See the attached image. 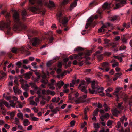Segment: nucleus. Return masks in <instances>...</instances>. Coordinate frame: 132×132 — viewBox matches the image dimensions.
Segmentation results:
<instances>
[{
    "label": "nucleus",
    "mask_w": 132,
    "mask_h": 132,
    "mask_svg": "<svg viewBox=\"0 0 132 132\" xmlns=\"http://www.w3.org/2000/svg\"><path fill=\"white\" fill-rule=\"evenodd\" d=\"M114 5L112 4V3H105L102 6V9H99L97 11V12L98 14V15H96L94 16H93L90 17L88 21V23H87L86 24L85 28L86 29H87L89 26H91L94 27L96 24V22H93L94 19H97L99 17L100 18H102L101 15V14L103 13V10H109L111 6H113Z\"/></svg>",
    "instance_id": "nucleus-1"
},
{
    "label": "nucleus",
    "mask_w": 132,
    "mask_h": 132,
    "mask_svg": "<svg viewBox=\"0 0 132 132\" xmlns=\"http://www.w3.org/2000/svg\"><path fill=\"white\" fill-rule=\"evenodd\" d=\"M89 51L88 50H87L86 52H80L78 53V55L77 54H73L72 55H70L69 56V57L71 60L77 58L80 61L78 62L76 60H75L73 62V64L74 65H76L78 63V64L80 66H81L85 62L84 61H80V60L82 58V56L84 55V54L85 55H89Z\"/></svg>",
    "instance_id": "nucleus-2"
},
{
    "label": "nucleus",
    "mask_w": 132,
    "mask_h": 132,
    "mask_svg": "<svg viewBox=\"0 0 132 132\" xmlns=\"http://www.w3.org/2000/svg\"><path fill=\"white\" fill-rule=\"evenodd\" d=\"M13 17L17 28L20 30H27V26L20 20L18 12L16 11L13 14Z\"/></svg>",
    "instance_id": "nucleus-3"
},
{
    "label": "nucleus",
    "mask_w": 132,
    "mask_h": 132,
    "mask_svg": "<svg viewBox=\"0 0 132 132\" xmlns=\"http://www.w3.org/2000/svg\"><path fill=\"white\" fill-rule=\"evenodd\" d=\"M6 17L7 18L6 21L5 22L3 21L0 23V30H2L4 28H6L7 30V34H11V28L10 27L11 21L10 20V14L8 13Z\"/></svg>",
    "instance_id": "nucleus-4"
},
{
    "label": "nucleus",
    "mask_w": 132,
    "mask_h": 132,
    "mask_svg": "<svg viewBox=\"0 0 132 132\" xmlns=\"http://www.w3.org/2000/svg\"><path fill=\"white\" fill-rule=\"evenodd\" d=\"M70 90L72 91V95H74V97L73 98L76 103L77 104L79 103H84L86 102V98L87 96L86 95H84L81 96V97L77 98L79 95L78 93L73 90V88H70Z\"/></svg>",
    "instance_id": "nucleus-5"
},
{
    "label": "nucleus",
    "mask_w": 132,
    "mask_h": 132,
    "mask_svg": "<svg viewBox=\"0 0 132 132\" xmlns=\"http://www.w3.org/2000/svg\"><path fill=\"white\" fill-rule=\"evenodd\" d=\"M56 15L59 22L62 24L61 25L60 24V26H62V25L65 27L67 25V23L70 19V17L69 16L67 17L63 16L62 13L61 12H58Z\"/></svg>",
    "instance_id": "nucleus-6"
},
{
    "label": "nucleus",
    "mask_w": 132,
    "mask_h": 132,
    "mask_svg": "<svg viewBox=\"0 0 132 132\" xmlns=\"http://www.w3.org/2000/svg\"><path fill=\"white\" fill-rule=\"evenodd\" d=\"M85 81H82L80 83L78 88L82 92H84L85 94H86L87 93V91L86 89V87L85 86Z\"/></svg>",
    "instance_id": "nucleus-7"
},
{
    "label": "nucleus",
    "mask_w": 132,
    "mask_h": 132,
    "mask_svg": "<svg viewBox=\"0 0 132 132\" xmlns=\"http://www.w3.org/2000/svg\"><path fill=\"white\" fill-rule=\"evenodd\" d=\"M101 66V68H100V69L103 70H105L106 72H108L110 69V65L108 62L103 63Z\"/></svg>",
    "instance_id": "nucleus-8"
},
{
    "label": "nucleus",
    "mask_w": 132,
    "mask_h": 132,
    "mask_svg": "<svg viewBox=\"0 0 132 132\" xmlns=\"http://www.w3.org/2000/svg\"><path fill=\"white\" fill-rule=\"evenodd\" d=\"M51 85H54V83H55V85L57 86L59 89L61 88V87L64 85V83L61 80L58 81L57 83H56L55 81L53 80H51Z\"/></svg>",
    "instance_id": "nucleus-9"
},
{
    "label": "nucleus",
    "mask_w": 132,
    "mask_h": 132,
    "mask_svg": "<svg viewBox=\"0 0 132 132\" xmlns=\"http://www.w3.org/2000/svg\"><path fill=\"white\" fill-rule=\"evenodd\" d=\"M119 108V109L115 108L112 110V112L113 115L117 116L118 114L121 113L122 112L123 109H122V108Z\"/></svg>",
    "instance_id": "nucleus-10"
},
{
    "label": "nucleus",
    "mask_w": 132,
    "mask_h": 132,
    "mask_svg": "<svg viewBox=\"0 0 132 132\" xmlns=\"http://www.w3.org/2000/svg\"><path fill=\"white\" fill-rule=\"evenodd\" d=\"M113 26V24L110 23H107L105 24H103V25L101 28L98 29V32H102L103 31L104 32V28H107L108 27Z\"/></svg>",
    "instance_id": "nucleus-11"
},
{
    "label": "nucleus",
    "mask_w": 132,
    "mask_h": 132,
    "mask_svg": "<svg viewBox=\"0 0 132 132\" xmlns=\"http://www.w3.org/2000/svg\"><path fill=\"white\" fill-rule=\"evenodd\" d=\"M30 4L31 5L34 4L36 2L38 6H42L43 5L42 0H29Z\"/></svg>",
    "instance_id": "nucleus-12"
},
{
    "label": "nucleus",
    "mask_w": 132,
    "mask_h": 132,
    "mask_svg": "<svg viewBox=\"0 0 132 132\" xmlns=\"http://www.w3.org/2000/svg\"><path fill=\"white\" fill-rule=\"evenodd\" d=\"M115 1L116 2L115 5L116 8H115V9L120 7L121 5L126 3V1L125 0H115Z\"/></svg>",
    "instance_id": "nucleus-13"
},
{
    "label": "nucleus",
    "mask_w": 132,
    "mask_h": 132,
    "mask_svg": "<svg viewBox=\"0 0 132 132\" xmlns=\"http://www.w3.org/2000/svg\"><path fill=\"white\" fill-rule=\"evenodd\" d=\"M33 73L31 71L27 72L26 73H24L23 75L24 76V78L25 79L28 80L30 79L31 76H32Z\"/></svg>",
    "instance_id": "nucleus-14"
},
{
    "label": "nucleus",
    "mask_w": 132,
    "mask_h": 132,
    "mask_svg": "<svg viewBox=\"0 0 132 132\" xmlns=\"http://www.w3.org/2000/svg\"><path fill=\"white\" fill-rule=\"evenodd\" d=\"M41 77L42 79L41 80V81L42 83L46 84L48 83L47 76L45 73H44L43 75L41 76Z\"/></svg>",
    "instance_id": "nucleus-15"
},
{
    "label": "nucleus",
    "mask_w": 132,
    "mask_h": 132,
    "mask_svg": "<svg viewBox=\"0 0 132 132\" xmlns=\"http://www.w3.org/2000/svg\"><path fill=\"white\" fill-rule=\"evenodd\" d=\"M4 105L7 107H10L8 106L9 104L7 102L2 100H0V107H3Z\"/></svg>",
    "instance_id": "nucleus-16"
},
{
    "label": "nucleus",
    "mask_w": 132,
    "mask_h": 132,
    "mask_svg": "<svg viewBox=\"0 0 132 132\" xmlns=\"http://www.w3.org/2000/svg\"><path fill=\"white\" fill-rule=\"evenodd\" d=\"M40 43V40L38 38H35L34 39L32 42L33 46L36 47L38 46Z\"/></svg>",
    "instance_id": "nucleus-17"
},
{
    "label": "nucleus",
    "mask_w": 132,
    "mask_h": 132,
    "mask_svg": "<svg viewBox=\"0 0 132 132\" xmlns=\"http://www.w3.org/2000/svg\"><path fill=\"white\" fill-rule=\"evenodd\" d=\"M19 50L22 53H26V55H30V53L26 50L25 48L23 47H21L19 48Z\"/></svg>",
    "instance_id": "nucleus-18"
},
{
    "label": "nucleus",
    "mask_w": 132,
    "mask_h": 132,
    "mask_svg": "<svg viewBox=\"0 0 132 132\" xmlns=\"http://www.w3.org/2000/svg\"><path fill=\"white\" fill-rule=\"evenodd\" d=\"M119 17L118 16H114L109 18V20L112 22H116V21H118Z\"/></svg>",
    "instance_id": "nucleus-19"
},
{
    "label": "nucleus",
    "mask_w": 132,
    "mask_h": 132,
    "mask_svg": "<svg viewBox=\"0 0 132 132\" xmlns=\"http://www.w3.org/2000/svg\"><path fill=\"white\" fill-rule=\"evenodd\" d=\"M57 72L58 75H57V77L59 78L61 77H63L64 75V73L63 72L61 69L60 68L58 69L57 70Z\"/></svg>",
    "instance_id": "nucleus-20"
},
{
    "label": "nucleus",
    "mask_w": 132,
    "mask_h": 132,
    "mask_svg": "<svg viewBox=\"0 0 132 132\" xmlns=\"http://www.w3.org/2000/svg\"><path fill=\"white\" fill-rule=\"evenodd\" d=\"M78 0H74L73 2L71 3L70 5V10L71 11L74 7H75L77 5V1Z\"/></svg>",
    "instance_id": "nucleus-21"
},
{
    "label": "nucleus",
    "mask_w": 132,
    "mask_h": 132,
    "mask_svg": "<svg viewBox=\"0 0 132 132\" xmlns=\"http://www.w3.org/2000/svg\"><path fill=\"white\" fill-rule=\"evenodd\" d=\"M126 49V46L124 45H122L119 48H116L114 49V51L115 52H117L118 51L123 50H125Z\"/></svg>",
    "instance_id": "nucleus-22"
},
{
    "label": "nucleus",
    "mask_w": 132,
    "mask_h": 132,
    "mask_svg": "<svg viewBox=\"0 0 132 132\" xmlns=\"http://www.w3.org/2000/svg\"><path fill=\"white\" fill-rule=\"evenodd\" d=\"M22 20L23 21L25 20L26 18V17L27 16V12L25 10H23L22 12Z\"/></svg>",
    "instance_id": "nucleus-23"
},
{
    "label": "nucleus",
    "mask_w": 132,
    "mask_h": 132,
    "mask_svg": "<svg viewBox=\"0 0 132 132\" xmlns=\"http://www.w3.org/2000/svg\"><path fill=\"white\" fill-rule=\"evenodd\" d=\"M128 39L125 35H123L121 38V40L123 43L126 44L127 43V40Z\"/></svg>",
    "instance_id": "nucleus-24"
},
{
    "label": "nucleus",
    "mask_w": 132,
    "mask_h": 132,
    "mask_svg": "<svg viewBox=\"0 0 132 132\" xmlns=\"http://www.w3.org/2000/svg\"><path fill=\"white\" fill-rule=\"evenodd\" d=\"M96 93H101L103 92V90L104 89L102 87H97V88L95 89Z\"/></svg>",
    "instance_id": "nucleus-25"
},
{
    "label": "nucleus",
    "mask_w": 132,
    "mask_h": 132,
    "mask_svg": "<svg viewBox=\"0 0 132 132\" xmlns=\"http://www.w3.org/2000/svg\"><path fill=\"white\" fill-rule=\"evenodd\" d=\"M52 64V63L51 61H50L47 62L46 63V66L47 68V70L48 71V70H51L52 69V68H51V66Z\"/></svg>",
    "instance_id": "nucleus-26"
},
{
    "label": "nucleus",
    "mask_w": 132,
    "mask_h": 132,
    "mask_svg": "<svg viewBox=\"0 0 132 132\" xmlns=\"http://www.w3.org/2000/svg\"><path fill=\"white\" fill-rule=\"evenodd\" d=\"M79 80H72V82L70 83V87H74V85L75 84L76 82V83L77 84H78L79 82Z\"/></svg>",
    "instance_id": "nucleus-27"
},
{
    "label": "nucleus",
    "mask_w": 132,
    "mask_h": 132,
    "mask_svg": "<svg viewBox=\"0 0 132 132\" xmlns=\"http://www.w3.org/2000/svg\"><path fill=\"white\" fill-rule=\"evenodd\" d=\"M58 108H50L51 111L53 114H55L57 112L59 111Z\"/></svg>",
    "instance_id": "nucleus-28"
},
{
    "label": "nucleus",
    "mask_w": 132,
    "mask_h": 132,
    "mask_svg": "<svg viewBox=\"0 0 132 132\" xmlns=\"http://www.w3.org/2000/svg\"><path fill=\"white\" fill-rule=\"evenodd\" d=\"M117 128L120 129V131L122 132L124 131L123 127L122 126L120 122H118L117 123Z\"/></svg>",
    "instance_id": "nucleus-29"
},
{
    "label": "nucleus",
    "mask_w": 132,
    "mask_h": 132,
    "mask_svg": "<svg viewBox=\"0 0 132 132\" xmlns=\"http://www.w3.org/2000/svg\"><path fill=\"white\" fill-rule=\"evenodd\" d=\"M35 73L37 77L36 79V80L37 81H38L40 79L41 77V74L40 73L36 71H35Z\"/></svg>",
    "instance_id": "nucleus-30"
},
{
    "label": "nucleus",
    "mask_w": 132,
    "mask_h": 132,
    "mask_svg": "<svg viewBox=\"0 0 132 132\" xmlns=\"http://www.w3.org/2000/svg\"><path fill=\"white\" fill-rule=\"evenodd\" d=\"M29 84L32 87L34 88L35 90H37L38 89V88L34 83L30 82L29 83Z\"/></svg>",
    "instance_id": "nucleus-31"
},
{
    "label": "nucleus",
    "mask_w": 132,
    "mask_h": 132,
    "mask_svg": "<svg viewBox=\"0 0 132 132\" xmlns=\"http://www.w3.org/2000/svg\"><path fill=\"white\" fill-rule=\"evenodd\" d=\"M30 124L28 120L27 119H26L24 120L23 124L25 126H27L29 125Z\"/></svg>",
    "instance_id": "nucleus-32"
},
{
    "label": "nucleus",
    "mask_w": 132,
    "mask_h": 132,
    "mask_svg": "<svg viewBox=\"0 0 132 132\" xmlns=\"http://www.w3.org/2000/svg\"><path fill=\"white\" fill-rule=\"evenodd\" d=\"M83 50V48L80 47H77L74 49V51H77L78 52L82 51Z\"/></svg>",
    "instance_id": "nucleus-33"
},
{
    "label": "nucleus",
    "mask_w": 132,
    "mask_h": 132,
    "mask_svg": "<svg viewBox=\"0 0 132 132\" xmlns=\"http://www.w3.org/2000/svg\"><path fill=\"white\" fill-rule=\"evenodd\" d=\"M98 4V2H96L95 1H94L90 3V6H92L97 5Z\"/></svg>",
    "instance_id": "nucleus-34"
},
{
    "label": "nucleus",
    "mask_w": 132,
    "mask_h": 132,
    "mask_svg": "<svg viewBox=\"0 0 132 132\" xmlns=\"http://www.w3.org/2000/svg\"><path fill=\"white\" fill-rule=\"evenodd\" d=\"M127 120V118L125 116H122L120 118V120L122 122V123H123L125 121H126Z\"/></svg>",
    "instance_id": "nucleus-35"
},
{
    "label": "nucleus",
    "mask_w": 132,
    "mask_h": 132,
    "mask_svg": "<svg viewBox=\"0 0 132 132\" xmlns=\"http://www.w3.org/2000/svg\"><path fill=\"white\" fill-rule=\"evenodd\" d=\"M10 106L14 107L16 105V104L14 102V101L12 100H10Z\"/></svg>",
    "instance_id": "nucleus-36"
},
{
    "label": "nucleus",
    "mask_w": 132,
    "mask_h": 132,
    "mask_svg": "<svg viewBox=\"0 0 132 132\" xmlns=\"http://www.w3.org/2000/svg\"><path fill=\"white\" fill-rule=\"evenodd\" d=\"M92 87L93 89H95L97 88V86L95 85V81H93L92 83Z\"/></svg>",
    "instance_id": "nucleus-37"
},
{
    "label": "nucleus",
    "mask_w": 132,
    "mask_h": 132,
    "mask_svg": "<svg viewBox=\"0 0 132 132\" xmlns=\"http://www.w3.org/2000/svg\"><path fill=\"white\" fill-rule=\"evenodd\" d=\"M123 89V88L122 87H117L116 88V90L115 91V93H118L120 90L122 89Z\"/></svg>",
    "instance_id": "nucleus-38"
},
{
    "label": "nucleus",
    "mask_w": 132,
    "mask_h": 132,
    "mask_svg": "<svg viewBox=\"0 0 132 132\" xmlns=\"http://www.w3.org/2000/svg\"><path fill=\"white\" fill-rule=\"evenodd\" d=\"M30 104L31 105H33L35 106H37V103L35 102L33 100H30Z\"/></svg>",
    "instance_id": "nucleus-39"
},
{
    "label": "nucleus",
    "mask_w": 132,
    "mask_h": 132,
    "mask_svg": "<svg viewBox=\"0 0 132 132\" xmlns=\"http://www.w3.org/2000/svg\"><path fill=\"white\" fill-rule=\"evenodd\" d=\"M17 116L18 117L21 119L22 120L23 119V114L20 113H18L17 114Z\"/></svg>",
    "instance_id": "nucleus-40"
},
{
    "label": "nucleus",
    "mask_w": 132,
    "mask_h": 132,
    "mask_svg": "<svg viewBox=\"0 0 132 132\" xmlns=\"http://www.w3.org/2000/svg\"><path fill=\"white\" fill-rule=\"evenodd\" d=\"M49 3L51 6H49L50 7H55V5L53 2L49 1Z\"/></svg>",
    "instance_id": "nucleus-41"
},
{
    "label": "nucleus",
    "mask_w": 132,
    "mask_h": 132,
    "mask_svg": "<svg viewBox=\"0 0 132 132\" xmlns=\"http://www.w3.org/2000/svg\"><path fill=\"white\" fill-rule=\"evenodd\" d=\"M112 47L114 48V50L115 48H117V47L118 46V44L117 43H114L112 44Z\"/></svg>",
    "instance_id": "nucleus-42"
},
{
    "label": "nucleus",
    "mask_w": 132,
    "mask_h": 132,
    "mask_svg": "<svg viewBox=\"0 0 132 132\" xmlns=\"http://www.w3.org/2000/svg\"><path fill=\"white\" fill-rule=\"evenodd\" d=\"M39 8H37L36 7H31V10L33 12H35L38 10Z\"/></svg>",
    "instance_id": "nucleus-43"
},
{
    "label": "nucleus",
    "mask_w": 132,
    "mask_h": 132,
    "mask_svg": "<svg viewBox=\"0 0 132 132\" xmlns=\"http://www.w3.org/2000/svg\"><path fill=\"white\" fill-rule=\"evenodd\" d=\"M94 105L95 106H97V107H102V104L100 103H98V104L97 103H94Z\"/></svg>",
    "instance_id": "nucleus-44"
},
{
    "label": "nucleus",
    "mask_w": 132,
    "mask_h": 132,
    "mask_svg": "<svg viewBox=\"0 0 132 132\" xmlns=\"http://www.w3.org/2000/svg\"><path fill=\"white\" fill-rule=\"evenodd\" d=\"M94 128L95 129L99 128L100 126L98 123H94L93 124Z\"/></svg>",
    "instance_id": "nucleus-45"
},
{
    "label": "nucleus",
    "mask_w": 132,
    "mask_h": 132,
    "mask_svg": "<svg viewBox=\"0 0 132 132\" xmlns=\"http://www.w3.org/2000/svg\"><path fill=\"white\" fill-rule=\"evenodd\" d=\"M16 65H17L18 68H19L22 65V63L20 61H18L17 62Z\"/></svg>",
    "instance_id": "nucleus-46"
},
{
    "label": "nucleus",
    "mask_w": 132,
    "mask_h": 132,
    "mask_svg": "<svg viewBox=\"0 0 132 132\" xmlns=\"http://www.w3.org/2000/svg\"><path fill=\"white\" fill-rule=\"evenodd\" d=\"M46 103V101L44 100H43L40 101V104L42 106H43V105H45Z\"/></svg>",
    "instance_id": "nucleus-47"
},
{
    "label": "nucleus",
    "mask_w": 132,
    "mask_h": 132,
    "mask_svg": "<svg viewBox=\"0 0 132 132\" xmlns=\"http://www.w3.org/2000/svg\"><path fill=\"white\" fill-rule=\"evenodd\" d=\"M99 109L98 108H97L94 111V113H93V115L94 116L96 115L98 113V111Z\"/></svg>",
    "instance_id": "nucleus-48"
},
{
    "label": "nucleus",
    "mask_w": 132,
    "mask_h": 132,
    "mask_svg": "<svg viewBox=\"0 0 132 132\" xmlns=\"http://www.w3.org/2000/svg\"><path fill=\"white\" fill-rule=\"evenodd\" d=\"M6 75V74L5 72H2L0 74V76L2 78L5 77Z\"/></svg>",
    "instance_id": "nucleus-49"
},
{
    "label": "nucleus",
    "mask_w": 132,
    "mask_h": 132,
    "mask_svg": "<svg viewBox=\"0 0 132 132\" xmlns=\"http://www.w3.org/2000/svg\"><path fill=\"white\" fill-rule=\"evenodd\" d=\"M105 119H107L109 117V114L108 113H106L105 114L102 115Z\"/></svg>",
    "instance_id": "nucleus-50"
},
{
    "label": "nucleus",
    "mask_w": 132,
    "mask_h": 132,
    "mask_svg": "<svg viewBox=\"0 0 132 132\" xmlns=\"http://www.w3.org/2000/svg\"><path fill=\"white\" fill-rule=\"evenodd\" d=\"M96 90L95 89H93L92 90L90 89H89V92L92 94H94L95 92L96 93Z\"/></svg>",
    "instance_id": "nucleus-51"
},
{
    "label": "nucleus",
    "mask_w": 132,
    "mask_h": 132,
    "mask_svg": "<svg viewBox=\"0 0 132 132\" xmlns=\"http://www.w3.org/2000/svg\"><path fill=\"white\" fill-rule=\"evenodd\" d=\"M11 51L13 53H16L17 52L18 49L15 48H12Z\"/></svg>",
    "instance_id": "nucleus-52"
},
{
    "label": "nucleus",
    "mask_w": 132,
    "mask_h": 132,
    "mask_svg": "<svg viewBox=\"0 0 132 132\" xmlns=\"http://www.w3.org/2000/svg\"><path fill=\"white\" fill-rule=\"evenodd\" d=\"M112 121L110 120H108L107 122V125L109 126H110L112 124Z\"/></svg>",
    "instance_id": "nucleus-53"
},
{
    "label": "nucleus",
    "mask_w": 132,
    "mask_h": 132,
    "mask_svg": "<svg viewBox=\"0 0 132 132\" xmlns=\"http://www.w3.org/2000/svg\"><path fill=\"white\" fill-rule=\"evenodd\" d=\"M15 124L17 125H18L19 124V119L16 118H15Z\"/></svg>",
    "instance_id": "nucleus-54"
},
{
    "label": "nucleus",
    "mask_w": 132,
    "mask_h": 132,
    "mask_svg": "<svg viewBox=\"0 0 132 132\" xmlns=\"http://www.w3.org/2000/svg\"><path fill=\"white\" fill-rule=\"evenodd\" d=\"M38 119L39 118H37L35 117H32V118L31 119V120L32 121H37L38 120Z\"/></svg>",
    "instance_id": "nucleus-55"
},
{
    "label": "nucleus",
    "mask_w": 132,
    "mask_h": 132,
    "mask_svg": "<svg viewBox=\"0 0 132 132\" xmlns=\"http://www.w3.org/2000/svg\"><path fill=\"white\" fill-rule=\"evenodd\" d=\"M29 62V61L27 59H24L23 60V63L24 64H27Z\"/></svg>",
    "instance_id": "nucleus-56"
},
{
    "label": "nucleus",
    "mask_w": 132,
    "mask_h": 132,
    "mask_svg": "<svg viewBox=\"0 0 132 132\" xmlns=\"http://www.w3.org/2000/svg\"><path fill=\"white\" fill-rule=\"evenodd\" d=\"M89 110V108H85L84 111V114H87V112Z\"/></svg>",
    "instance_id": "nucleus-57"
},
{
    "label": "nucleus",
    "mask_w": 132,
    "mask_h": 132,
    "mask_svg": "<svg viewBox=\"0 0 132 132\" xmlns=\"http://www.w3.org/2000/svg\"><path fill=\"white\" fill-rule=\"evenodd\" d=\"M19 81L22 84H24V82H27V81H26L24 80L23 79H21L19 80Z\"/></svg>",
    "instance_id": "nucleus-58"
},
{
    "label": "nucleus",
    "mask_w": 132,
    "mask_h": 132,
    "mask_svg": "<svg viewBox=\"0 0 132 132\" xmlns=\"http://www.w3.org/2000/svg\"><path fill=\"white\" fill-rule=\"evenodd\" d=\"M43 99H44L45 100H47L48 101H49V100L50 99V97L49 96H47V97H43Z\"/></svg>",
    "instance_id": "nucleus-59"
},
{
    "label": "nucleus",
    "mask_w": 132,
    "mask_h": 132,
    "mask_svg": "<svg viewBox=\"0 0 132 132\" xmlns=\"http://www.w3.org/2000/svg\"><path fill=\"white\" fill-rule=\"evenodd\" d=\"M49 39V42L50 43H51L53 41L54 38L53 37L51 36L50 37L48 38Z\"/></svg>",
    "instance_id": "nucleus-60"
},
{
    "label": "nucleus",
    "mask_w": 132,
    "mask_h": 132,
    "mask_svg": "<svg viewBox=\"0 0 132 132\" xmlns=\"http://www.w3.org/2000/svg\"><path fill=\"white\" fill-rule=\"evenodd\" d=\"M118 62H116L113 64L112 65V66L113 67H115L116 66H118Z\"/></svg>",
    "instance_id": "nucleus-61"
},
{
    "label": "nucleus",
    "mask_w": 132,
    "mask_h": 132,
    "mask_svg": "<svg viewBox=\"0 0 132 132\" xmlns=\"http://www.w3.org/2000/svg\"><path fill=\"white\" fill-rule=\"evenodd\" d=\"M71 62L70 61H69L68 62L67 65L66 64L65 65V67L66 68H67L68 67H69L71 66Z\"/></svg>",
    "instance_id": "nucleus-62"
},
{
    "label": "nucleus",
    "mask_w": 132,
    "mask_h": 132,
    "mask_svg": "<svg viewBox=\"0 0 132 132\" xmlns=\"http://www.w3.org/2000/svg\"><path fill=\"white\" fill-rule=\"evenodd\" d=\"M32 128V125H30L27 128V129L28 130H31Z\"/></svg>",
    "instance_id": "nucleus-63"
},
{
    "label": "nucleus",
    "mask_w": 132,
    "mask_h": 132,
    "mask_svg": "<svg viewBox=\"0 0 132 132\" xmlns=\"http://www.w3.org/2000/svg\"><path fill=\"white\" fill-rule=\"evenodd\" d=\"M4 127L7 129H9L10 128V126L7 124H6L5 125Z\"/></svg>",
    "instance_id": "nucleus-64"
}]
</instances>
